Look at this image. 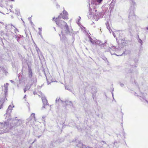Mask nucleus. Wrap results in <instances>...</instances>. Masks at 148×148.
<instances>
[{
    "mask_svg": "<svg viewBox=\"0 0 148 148\" xmlns=\"http://www.w3.org/2000/svg\"><path fill=\"white\" fill-rule=\"evenodd\" d=\"M62 22L63 25L60 27L62 29V35L64 33L67 34L70 32L68 25L65 22L63 21Z\"/></svg>",
    "mask_w": 148,
    "mask_h": 148,
    "instance_id": "nucleus-1",
    "label": "nucleus"
},
{
    "mask_svg": "<svg viewBox=\"0 0 148 148\" xmlns=\"http://www.w3.org/2000/svg\"><path fill=\"white\" fill-rule=\"evenodd\" d=\"M62 18L60 17V16H59L56 18H53V20L56 23V24L58 26L60 27L63 25V24L62 22L63 21H62Z\"/></svg>",
    "mask_w": 148,
    "mask_h": 148,
    "instance_id": "nucleus-2",
    "label": "nucleus"
},
{
    "mask_svg": "<svg viewBox=\"0 0 148 148\" xmlns=\"http://www.w3.org/2000/svg\"><path fill=\"white\" fill-rule=\"evenodd\" d=\"M68 13L65 11H64L63 12L62 14H61L59 16H60V17L62 18H63L64 19L67 20L68 19Z\"/></svg>",
    "mask_w": 148,
    "mask_h": 148,
    "instance_id": "nucleus-3",
    "label": "nucleus"
},
{
    "mask_svg": "<svg viewBox=\"0 0 148 148\" xmlns=\"http://www.w3.org/2000/svg\"><path fill=\"white\" fill-rule=\"evenodd\" d=\"M29 77H31L32 76V72L31 69L29 70Z\"/></svg>",
    "mask_w": 148,
    "mask_h": 148,
    "instance_id": "nucleus-4",
    "label": "nucleus"
},
{
    "mask_svg": "<svg viewBox=\"0 0 148 148\" xmlns=\"http://www.w3.org/2000/svg\"><path fill=\"white\" fill-rule=\"evenodd\" d=\"M96 0L97 2H99V3H100L103 0Z\"/></svg>",
    "mask_w": 148,
    "mask_h": 148,
    "instance_id": "nucleus-5",
    "label": "nucleus"
},
{
    "mask_svg": "<svg viewBox=\"0 0 148 148\" xmlns=\"http://www.w3.org/2000/svg\"><path fill=\"white\" fill-rule=\"evenodd\" d=\"M38 29L40 30V31H41L42 30V28H39Z\"/></svg>",
    "mask_w": 148,
    "mask_h": 148,
    "instance_id": "nucleus-6",
    "label": "nucleus"
},
{
    "mask_svg": "<svg viewBox=\"0 0 148 148\" xmlns=\"http://www.w3.org/2000/svg\"><path fill=\"white\" fill-rule=\"evenodd\" d=\"M26 91H27V89H26V88H25L24 89V92H26Z\"/></svg>",
    "mask_w": 148,
    "mask_h": 148,
    "instance_id": "nucleus-7",
    "label": "nucleus"
},
{
    "mask_svg": "<svg viewBox=\"0 0 148 148\" xmlns=\"http://www.w3.org/2000/svg\"><path fill=\"white\" fill-rule=\"evenodd\" d=\"M10 8H12V7H13V6H12V5H10Z\"/></svg>",
    "mask_w": 148,
    "mask_h": 148,
    "instance_id": "nucleus-8",
    "label": "nucleus"
},
{
    "mask_svg": "<svg viewBox=\"0 0 148 148\" xmlns=\"http://www.w3.org/2000/svg\"><path fill=\"white\" fill-rule=\"evenodd\" d=\"M45 100L46 101V102H47V101L46 99H45Z\"/></svg>",
    "mask_w": 148,
    "mask_h": 148,
    "instance_id": "nucleus-9",
    "label": "nucleus"
},
{
    "mask_svg": "<svg viewBox=\"0 0 148 148\" xmlns=\"http://www.w3.org/2000/svg\"><path fill=\"white\" fill-rule=\"evenodd\" d=\"M18 12H19V10H18Z\"/></svg>",
    "mask_w": 148,
    "mask_h": 148,
    "instance_id": "nucleus-10",
    "label": "nucleus"
},
{
    "mask_svg": "<svg viewBox=\"0 0 148 148\" xmlns=\"http://www.w3.org/2000/svg\"><path fill=\"white\" fill-rule=\"evenodd\" d=\"M1 107H2V105H1Z\"/></svg>",
    "mask_w": 148,
    "mask_h": 148,
    "instance_id": "nucleus-11",
    "label": "nucleus"
},
{
    "mask_svg": "<svg viewBox=\"0 0 148 148\" xmlns=\"http://www.w3.org/2000/svg\"><path fill=\"white\" fill-rule=\"evenodd\" d=\"M7 4H8V2H7ZM6 4H7V3H6Z\"/></svg>",
    "mask_w": 148,
    "mask_h": 148,
    "instance_id": "nucleus-12",
    "label": "nucleus"
}]
</instances>
